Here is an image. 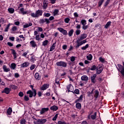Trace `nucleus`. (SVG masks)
Returning <instances> with one entry per match:
<instances>
[{
  "instance_id": "44",
  "label": "nucleus",
  "mask_w": 124,
  "mask_h": 124,
  "mask_svg": "<svg viewBox=\"0 0 124 124\" xmlns=\"http://www.w3.org/2000/svg\"><path fill=\"white\" fill-rule=\"evenodd\" d=\"M89 48V44H86L85 46L81 47V50H85Z\"/></svg>"
},
{
  "instance_id": "13",
  "label": "nucleus",
  "mask_w": 124,
  "mask_h": 124,
  "mask_svg": "<svg viewBox=\"0 0 124 124\" xmlns=\"http://www.w3.org/2000/svg\"><path fill=\"white\" fill-rule=\"evenodd\" d=\"M34 78H35V80L37 81H39L41 79V76L39 75V73H35Z\"/></svg>"
},
{
  "instance_id": "45",
  "label": "nucleus",
  "mask_w": 124,
  "mask_h": 124,
  "mask_svg": "<svg viewBox=\"0 0 124 124\" xmlns=\"http://www.w3.org/2000/svg\"><path fill=\"white\" fill-rule=\"evenodd\" d=\"M97 68V67H96V66H95V65H93L90 68V70L93 71L94 70H95Z\"/></svg>"
},
{
  "instance_id": "33",
  "label": "nucleus",
  "mask_w": 124,
  "mask_h": 124,
  "mask_svg": "<svg viewBox=\"0 0 124 124\" xmlns=\"http://www.w3.org/2000/svg\"><path fill=\"white\" fill-rule=\"evenodd\" d=\"M73 32H74V30H73V29H71L70 31H69L68 34L69 36H70V37L73 35Z\"/></svg>"
},
{
  "instance_id": "32",
  "label": "nucleus",
  "mask_w": 124,
  "mask_h": 124,
  "mask_svg": "<svg viewBox=\"0 0 124 124\" xmlns=\"http://www.w3.org/2000/svg\"><path fill=\"white\" fill-rule=\"evenodd\" d=\"M32 26V23H30L28 24H25L23 25V29H27V28H29V27H31Z\"/></svg>"
},
{
  "instance_id": "2",
  "label": "nucleus",
  "mask_w": 124,
  "mask_h": 124,
  "mask_svg": "<svg viewBox=\"0 0 124 124\" xmlns=\"http://www.w3.org/2000/svg\"><path fill=\"white\" fill-rule=\"evenodd\" d=\"M56 64L57 66H60L62 67H66V66H67V63L63 61L57 62Z\"/></svg>"
},
{
  "instance_id": "53",
  "label": "nucleus",
  "mask_w": 124,
  "mask_h": 124,
  "mask_svg": "<svg viewBox=\"0 0 124 124\" xmlns=\"http://www.w3.org/2000/svg\"><path fill=\"white\" fill-rule=\"evenodd\" d=\"M24 99L25 101H29L30 100V98H29V96L27 95H25L24 97Z\"/></svg>"
},
{
  "instance_id": "46",
  "label": "nucleus",
  "mask_w": 124,
  "mask_h": 124,
  "mask_svg": "<svg viewBox=\"0 0 124 124\" xmlns=\"http://www.w3.org/2000/svg\"><path fill=\"white\" fill-rule=\"evenodd\" d=\"M110 0H107L106 2L104 4V7H107V5H108V4H109V3H110Z\"/></svg>"
},
{
  "instance_id": "7",
  "label": "nucleus",
  "mask_w": 124,
  "mask_h": 124,
  "mask_svg": "<svg viewBox=\"0 0 124 124\" xmlns=\"http://www.w3.org/2000/svg\"><path fill=\"white\" fill-rule=\"evenodd\" d=\"M66 89L68 93H70V92L72 93V91H73L74 87H73V85H72V84H70L66 86Z\"/></svg>"
},
{
  "instance_id": "20",
  "label": "nucleus",
  "mask_w": 124,
  "mask_h": 124,
  "mask_svg": "<svg viewBox=\"0 0 124 124\" xmlns=\"http://www.w3.org/2000/svg\"><path fill=\"white\" fill-rule=\"evenodd\" d=\"M81 80L82 81H88L89 78L86 75H84L81 77Z\"/></svg>"
},
{
  "instance_id": "24",
  "label": "nucleus",
  "mask_w": 124,
  "mask_h": 124,
  "mask_svg": "<svg viewBox=\"0 0 124 124\" xmlns=\"http://www.w3.org/2000/svg\"><path fill=\"white\" fill-rule=\"evenodd\" d=\"M76 107L77 109L80 110L81 109V108H82V105H81V103L77 102Z\"/></svg>"
},
{
  "instance_id": "62",
  "label": "nucleus",
  "mask_w": 124,
  "mask_h": 124,
  "mask_svg": "<svg viewBox=\"0 0 124 124\" xmlns=\"http://www.w3.org/2000/svg\"><path fill=\"white\" fill-rule=\"evenodd\" d=\"M81 33V30H77L76 31V34L77 35H79Z\"/></svg>"
},
{
  "instance_id": "17",
  "label": "nucleus",
  "mask_w": 124,
  "mask_h": 124,
  "mask_svg": "<svg viewBox=\"0 0 124 124\" xmlns=\"http://www.w3.org/2000/svg\"><path fill=\"white\" fill-rule=\"evenodd\" d=\"M96 115H97V113L94 112L93 114L91 115V120H95L96 119Z\"/></svg>"
},
{
  "instance_id": "39",
  "label": "nucleus",
  "mask_w": 124,
  "mask_h": 124,
  "mask_svg": "<svg viewBox=\"0 0 124 124\" xmlns=\"http://www.w3.org/2000/svg\"><path fill=\"white\" fill-rule=\"evenodd\" d=\"M81 25H82V26H84L85 25H87V20H85V19H82L81 20Z\"/></svg>"
},
{
  "instance_id": "16",
  "label": "nucleus",
  "mask_w": 124,
  "mask_h": 124,
  "mask_svg": "<svg viewBox=\"0 0 124 124\" xmlns=\"http://www.w3.org/2000/svg\"><path fill=\"white\" fill-rule=\"evenodd\" d=\"M117 66L118 67H117V68L118 70V71L120 72V73H122V71L123 70V69H124V66H123V65H122L121 64H117Z\"/></svg>"
},
{
  "instance_id": "48",
  "label": "nucleus",
  "mask_w": 124,
  "mask_h": 124,
  "mask_svg": "<svg viewBox=\"0 0 124 124\" xmlns=\"http://www.w3.org/2000/svg\"><path fill=\"white\" fill-rule=\"evenodd\" d=\"M48 40H46L43 42V46H46L48 45Z\"/></svg>"
},
{
  "instance_id": "57",
  "label": "nucleus",
  "mask_w": 124,
  "mask_h": 124,
  "mask_svg": "<svg viewBox=\"0 0 124 124\" xmlns=\"http://www.w3.org/2000/svg\"><path fill=\"white\" fill-rule=\"evenodd\" d=\"M57 124H66V122L64 121H59Z\"/></svg>"
},
{
  "instance_id": "19",
  "label": "nucleus",
  "mask_w": 124,
  "mask_h": 124,
  "mask_svg": "<svg viewBox=\"0 0 124 124\" xmlns=\"http://www.w3.org/2000/svg\"><path fill=\"white\" fill-rule=\"evenodd\" d=\"M27 94H29V97L31 98L33 96V92L31 90H29L27 92Z\"/></svg>"
},
{
  "instance_id": "54",
  "label": "nucleus",
  "mask_w": 124,
  "mask_h": 124,
  "mask_svg": "<svg viewBox=\"0 0 124 124\" xmlns=\"http://www.w3.org/2000/svg\"><path fill=\"white\" fill-rule=\"evenodd\" d=\"M35 39L37 41H39V40H40V35L39 34H38V35H36Z\"/></svg>"
},
{
  "instance_id": "64",
  "label": "nucleus",
  "mask_w": 124,
  "mask_h": 124,
  "mask_svg": "<svg viewBox=\"0 0 124 124\" xmlns=\"http://www.w3.org/2000/svg\"><path fill=\"white\" fill-rule=\"evenodd\" d=\"M62 48L63 50H66L67 49V45H64L62 46Z\"/></svg>"
},
{
  "instance_id": "42",
  "label": "nucleus",
  "mask_w": 124,
  "mask_h": 124,
  "mask_svg": "<svg viewBox=\"0 0 124 124\" xmlns=\"http://www.w3.org/2000/svg\"><path fill=\"white\" fill-rule=\"evenodd\" d=\"M64 21L66 24H68L69 23V21H70V18L69 17H66L64 19Z\"/></svg>"
},
{
  "instance_id": "49",
  "label": "nucleus",
  "mask_w": 124,
  "mask_h": 124,
  "mask_svg": "<svg viewBox=\"0 0 124 124\" xmlns=\"http://www.w3.org/2000/svg\"><path fill=\"white\" fill-rule=\"evenodd\" d=\"M74 63H75L74 62H68V64H69V65H70L71 68H73V67H72V66H73L74 65Z\"/></svg>"
},
{
  "instance_id": "9",
  "label": "nucleus",
  "mask_w": 124,
  "mask_h": 124,
  "mask_svg": "<svg viewBox=\"0 0 124 124\" xmlns=\"http://www.w3.org/2000/svg\"><path fill=\"white\" fill-rule=\"evenodd\" d=\"M95 78H96V74H93V75L90 77L91 82L93 83V84H95V82H96Z\"/></svg>"
},
{
  "instance_id": "34",
  "label": "nucleus",
  "mask_w": 124,
  "mask_h": 124,
  "mask_svg": "<svg viewBox=\"0 0 124 124\" xmlns=\"http://www.w3.org/2000/svg\"><path fill=\"white\" fill-rule=\"evenodd\" d=\"M7 114L9 115H11V113H12V108H9L7 110Z\"/></svg>"
},
{
  "instance_id": "8",
  "label": "nucleus",
  "mask_w": 124,
  "mask_h": 124,
  "mask_svg": "<svg viewBox=\"0 0 124 124\" xmlns=\"http://www.w3.org/2000/svg\"><path fill=\"white\" fill-rule=\"evenodd\" d=\"M11 91V88H8L7 87H6L4 88V90L2 91V93H6V94H9L10 93V92Z\"/></svg>"
},
{
  "instance_id": "60",
  "label": "nucleus",
  "mask_w": 124,
  "mask_h": 124,
  "mask_svg": "<svg viewBox=\"0 0 124 124\" xmlns=\"http://www.w3.org/2000/svg\"><path fill=\"white\" fill-rule=\"evenodd\" d=\"M18 95L20 96V97H23L24 96V93L22 92H20L18 93Z\"/></svg>"
},
{
  "instance_id": "23",
  "label": "nucleus",
  "mask_w": 124,
  "mask_h": 124,
  "mask_svg": "<svg viewBox=\"0 0 124 124\" xmlns=\"http://www.w3.org/2000/svg\"><path fill=\"white\" fill-rule=\"evenodd\" d=\"M59 109V108L57 106H52L50 107V110H52L53 111H57Z\"/></svg>"
},
{
  "instance_id": "63",
  "label": "nucleus",
  "mask_w": 124,
  "mask_h": 124,
  "mask_svg": "<svg viewBox=\"0 0 124 124\" xmlns=\"http://www.w3.org/2000/svg\"><path fill=\"white\" fill-rule=\"evenodd\" d=\"M45 17H50L51 16V14L50 13H44Z\"/></svg>"
},
{
  "instance_id": "21",
  "label": "nucleus",
  "mask_w": 124,
  "mask_h": 124,
  "mask_svg": "<svg viewBox=\"0 0 124 124\" xmlns=\"http://www.w3.org/2000/svg\"><path fill=\"white\" fill-rule=\"evenodd\" d=\"M99 95V91H98V90H96L95 91L94 97H95V99H97V97H98Z\"/></svg>"
},
{
  "instance_id": "43",
  "label": "nucleus",
  "mask_w": 124,
  "mask_h": 124,
  "mask_svg": "<svg viewBox=\"0 0 124 124\" xmlns=\"http://www.w3.org/2000/svg\"><path fill=\"white\" fill-rule=\"evenodd\" d=\"M72 93H75L76 94H79L80 93V91H79V89H76L74 92L72 91Z\"/></svg>"
},
{
  "instance_id": "6",
  "label": "nucleus",
  "mask_w": 124,
  "mask_h": 124,
  "mask_svg": "<svg viewBox=\"0 0 124 124\" xmlns=\"http://www.w3.org/2000/svg\"><path fill=\"white\" fill-rule=\"evenodd\" d=\"M46 22V24L47 25L50 24V21L48 18H46L45 19H40L39 21V23L41 24V25H42L43 24H44V23Z\"/></svg>"
},
{
  "instance_id": "10",
  "label": "nucleus",
  "mask_w": 124,
  "mask_h": 124,
  "mask_svg": "<svg viewBox=\"0 0 124 124\" xmlns=\"http://www.w3.org/2000/svg\"><path fill=\"white\" fill-rule=\"evenodd\" d=\"M30 65V62H26L20 64L21 68H25V67H28Z\"/></svg>"
},
{
  "instance_id": "29",
  "label": "nucleus",
  "mask_w": 124,
  "mask_h": 124,
  "mask_svg": "<svg viewBox=\"0 0 124 124\" xmlns=\"http://www.w3.org/2000/svg\"><path fill=\"white\" fill-rule=\"evenodd\" d=\"M36 61V59H35V56L34 55H33L32 57H31L30 61L31 62H32L33 63H34V62Z\"/></svg>"
},
{
  "instance_id": "25",
  "label": "nucleus",
  "mask_w": 124,
  "mask_h": 124,
  "mask_svg": "<svg viewBox=\"0 0 124 124\" xmlns=\"http://www.w3.org/2000/svg\"><path fill=\"white\" fill-rule=\"evenodd\" d=\"M8 11L10 14H13V13H14L15 12V10H14V8H10L8 9Z\"/></svg>"
},
{
  "instance_id": "5",
  "label": "nucleus",
  "mask_w": 124,
  "mask_h": 124,
  "mask_svg": "<svg viewBox=\"0 0 124 124\" xmlns=\"http://www.w3.org/2000/svg\"><path fill=\"white\" fill-rule=\"evenodd\" d=\"M50 87V84L45 83L42 87H40V91H46L47 89L49 88Z\"/></svg>"
},
{
  "instance_id": "52",
  "label": "nucleus",
  "mask_w": 124,
  "mask_h": 124,
  "mask_svg": "<svg viewBox=\"0 0 124 124\" xmlns=\"http://www.w3.org/2000/svg\"><path fill=\"white\" fill-rule=\"evenodd\" d=\"M76 59V57L75 56H72L71 57L70 61L71 62H75Z\"/></svg>"
},
{
  "instance_id": "22",
  "label": "nucleus",
  "mask_w": 124,
  "mask_h": 124,
  "mask_svg": "<svg viewBox=\"0 0 124 124\" xmlns=\"http://www.w3.org/2000/svg\"><path fill=\"white\" fill-rule=\"evenodd\" d=\"M111 24H112L111 21H108L104 27L105 29H108L111 26Z\"/></svg>"
},
{
  "instance_id": "38",
  "label": "nucleus",
  "mask_w": 124,
  "mask_h": 124,
  "mask_svg": "<svg viewBox=\"0 0 124 124\" xmlns=\"http://www.w3.org/2000/svg\"><path fill=\"white\" fill-rule=\"evenodd\" d=\"M27 123V121H26V119L22 118L20 120V124H26Z\"/></svg>"
},
{
  "instance_id": "47",
  "label": "nucleus",
  "mask_w": 124,
  "mask_h": 124,
  "mask_svg": "<svg viewBox=\"0 0 124 124\" xmlns=\"http://www.w3.org/2000/svg\"><path fill=\"white\" fill-rule=\"evenodd\" d=\"M102 71H103V69H96L97 74H100V73H101V72H102Z\"/></svg>"
},
{
  "instance_id": "27",
  "label": "nucleus",
  "mask_w": 124,
  "mask_h": 124,
  "mask_svg": "<svg viewBox=\"0 0 124 124\" xmlns=\"http://www.w3.org/2000/svg\"><path fill=\"white\" fill-rule=\"evenodd\" d=\"M2 67L4 72H8L10 70V69L7 68L5 65H3Z\"/></svg>"
},
{
  "instance_id": "28",
  "label": "nucleus",
  "mask_w": 124,
  "mask_h": 124,
  "mask_svg": "<svg viewBox=\"0 0 124 124\" xmlns=\"http://www.w3.org/2000/svg\"><path fill=\"white\" fill-rule=\"evenodd\" d=\"M11 69H13V70H14V69H16V63H12L11 64L10 66Z\"/></svg>"
},
{
  "instance_id": "18",
  "label": "nucleus",
  "mask_w": 124,
  "mask_h": 124,
  "mask_svg": "<svg viewBox=\"0 0 124 124\" xmlns=\"http://www.w3.org/2000/svg\"><path fill=\"white\" fill-rule=\"evenodd\" d=\"M20 10V12L22 14V15H25L26 14H29V13H28V11H25V9L24 8H21L19 9Z\"/></svg>"
},
{
  "instance_id": "40",
  "label": "nucleus",
  "mask_w": 124,
  "mask_h": 124,
  "mask_svg": "<svg viewBox=\"0 0 124 124\" xmlns=\"http://www.w3.org/2000/svg\"><path fill=\"white\" fill-rule=\"evenodd\" d=\"M59 12H60L59 10L55 9L54 12H53V15H54V16H56V15H59V14H58V13H59Z\"/></svg>"
},
{
  "instance_id": "26",
  "label": "nucleus",
  "mask_w": 124,
  "mask_h": 124,
  "mask_svg": "<svg viewBox=\"0 0 124 124\" xmlns=\"http://www.w3.org/2000/svg\"><path fill=\"white\" fill-rule=\"evenodd\" d=\"M55 47H56V43L53 44L52 46H50L49 52H52V51H54V50H55Z\"/></svg>"
},
{
  "instance_id": "15",
  "label": "nucleus",
  "mask_w": 124,
  "mask_h": 124,
  "mask_svg": "<svg viewBox=\"0 0 124 124\" xmlns=\"http://www.w3.org/2000/svg\"><path fill=\"white\" fill-rule=\"evenodd\" d=\"M85 38H87V34H82L80 35V38H78V39H79V40H84V39H85Z\"/></svg>"
},
{
  "instance_id": "36",
  "label": "nucleus",
  "mask_w": 124,
  "mask_h": 124,
  "mask_svg": "<svg viewBox=\"0 0 124 124\" xmlns=\"http://www.w3.org/2000/svg\"><path fill=\"white\" fill-rule=\"evenodd\" d=\"M9 88H10V89H12V90H17L18 87L16 85H10L9 86Z\"/></svg>"
},
{
  "instance_id": "31",
  "label": "nucleus",
  "mask_w": 124,
  "mask_h": 124,
  "mask_svg": "<svg viewBox=\"0 0 124 124\" xmlns=\"http://www.w3.org/2000/svg\"><path fill=\"white\" fill-rule=\"evenodd\" d=\"M30 44L31 46V47H35L36 46V43L34 41H31L30 42Z\"/></svg>"
},
{
  "instance_id": "4",
  "label": "nucleus",
  "mask_w": 124,
  "mask_h": 124,
  "mask_svg": "<svg viewBox=\"0 0 124 124\" xmlns=\"http://www.w3.org/2000/svg\"><path fill=\"white\" fill-rule=\"evenodd\" d=\"M82 40H79V39H78V40L76 41L77 44L75 45L74 47L76 48V49H77L80 46H82L83 45V44L82 43Z\"/></svg>"
},
{
  "instance_id": "35",
  "label": "nucleus",
  "mask_w": 124,
  "mask_h": 124,
  "mask_svg": "<svg viewBox=\"0 0 124 124\" xmlns=\"http://www.w3.org/2000/svg\"><path fill=\"white\" fill-rule=\"evenodd\" d=\"M86 59L88 61H92L93 60V55L92 54H89L88 56L86 57Z\"/></svg>"
},
{
  "instance_id": "11",
  "label": "nucleus",
  "mask_w": 124,
  "mask_h": 124,
  "mask_svg": "<svg viewBox=\"0 0 124 124\" xmlns=\"http://www.w3.org/2000/svg\"><path fill=\"white\" fill-rule=\"evenodd\" d=\"M47 111H49L48 108H43L40 110V113L41 114V115H43L44 113H45L46 112H47Z\"/></svg>"
},
{
  "instance_id": "55",
  "label": "nucleus",
  "mask_w": 124,
  "mask_h": 124,
  "mask_svg": "<svg viewBox=\"0 0 124 124\" xmlns=\"http://www.w3.org/2000/svg\"><path fill=\"white\" fill-rule=\"evenodd\" d=\"M89 28L88 25H83L82 26V30H84V31H86L88 28Z\"/></svg>"
},
{
  "instance_id": "50",
  "label": "nucleus",
  "mask_w": 124,
  "mask_h": 124,
  "mask_svg": "<svg viewBox=\"0 0 124 124\" xmlns=\"http://www.w3.org/2000/svg\"><path fill=\"white\" fill-rule=\"evenodd\" d=\"M61 33H62L63 35H67V34H68V33H67V31L64 29V30H63Z\"/></svg>"
},
{
  "instance_id": "14",
  "label": "nucleus",
  "mask_w": 124,
  "mask_h": 124,
  "mask_svg": "<svg viewBox=\"0 0 124 124\" xmlns=\"http://www.w3.org/2000/svg\"><path fill=\"white\" fill-rule=\"evenodd\" d=\"M83 97H84V94L80 95L78 99L76 100L75 103H77V102H82Z\"/></svg>"
},
{
  "instance_id": "12",
  "label": "nucleus",
  "mask_w": 124,
  "mask_h": 124,
  "mask_svg": "<svg viewBox=\"0 0 124 124\" xmlns=\"http://www.w3.org/2000/svg\"><path fill=\"white\" fill-rule=\"evenodd\" d=\"M10 50L12 52V55H13L14 56V60H15V59H17V53L16 52V51L15 50V49L13 48H11Z\"/></svg>"
},
{
  "instance_id": "56",
  "label": "nucleus",
  "mask_w": 124,
  "mask_h": 124,
  "mask_svg": "<svg viewBox=\"0 0 124 124\" xmlns=\"http://www.w3.org/2000/svg\"><path fill=\"white\" fill-rule=\"evenodd\" d=\"M95 28H97V29H101V25L100 24H97L95 25Z\"/></svg>"
},
{
  "instance_id": "37",
  "label": "nucleus",
  "mask_w": 124,
  "mask_h": 124,
  "mask_svg": "<svg viewBox=\"0 0 124 124\" xmlns=\"http://www.w3.org/2000/svg\"><path fill=\"white\" fill-rule=\"evenodd\" d=\"M104 0H99V2H98V7H101V5H102V4H103V2H104Z\"/></svg>"
},
{
  "instance_id": "58",
  "label": "nucleus",
  "mask_w": 124,
  "mask_h": 124,
  "mask_svg": "<svg viewBox=\"0 0 124 124\" xmlns=\"http://www.w3.org/2000/svg\"><path fill=\"white\" fill-rule=\"evenodd\" d=\"M35 66H36V65L34 64L31 65L30 67L31 70H33V69H34V68H35Z\"/></svg>"
},
{
  "instance_id": "59",
  "label": "nucleus",
  "mask_w": 124,
  "mask_h": 124,
  "mask_svg": "<svg viewBox=\"0 0 124 124\" xmlns=\"http://www.w3.org/2000/svg\"><path fill=\"white\" fill-rule=\"evenodd\" d=\"M29 50H27L26 52H24V53H23V54H22V56L23 57H27V55H28V54H29Z\"/></svg>"
},
{
  "instance_id": "3",
  "label": "nucleus",
  "mask_w": 124,
  "mask_h": 124,
  "mask_svg": "<svg viewBox=\"0 0 124 124\" xmlns=\"http://www.w3.org/2000/svg\"><path fill=\"white\" fill-rule=\"evenodd\" d=\"M47 122V119H38L37 120V121L36 122H34V124H44L45 123Z\"/></svg>"
},
{
  "instance_id": "51",
  "label": "nucleus",
  "mask_w": 124,
  "mask_h": 124,
  "mask_svg": "<svg viewBox=\"0 0 124 124\" xmlns=\"http://www.w3.org/2000/svg\"><path fill=\"white\" fill-rule=\"evenodd\" d=\"M58 116H59V113H57L55 116L52 118V121H57L58 118Z\"/></svg>"
},
{
  "instance_id": "61",
  "label": "nucleus",
  "mask_w": 124,
  "mask_h": 124,
  "mask_svg": "<svg viewBox=\"0 0 124 124\" xmlns=\"http://www.w3.org/2000/svg\"><path fill=\"white\" fill-rule=\"evenodd\" d=\"M123 69L121 71V74L123 76H124V62H123Z\"/></svg>"
},
{
  "instance_id": "30",
  "label": "nucleus",
  "mask_w": 124,
  "mask_h": 124,
  "mask_svg": "<svg viewBox=\"0 0 124 124\" xmlns=\"http://www.w3.org/2000/svg\"><path fill=\"white\" fill-rule=\"evenodd\" d=\"M43 7L44 9H46L48 7V3L46 2L45 0L43 1Z\"/></svg>"
},
{
  "instance_id": "41",
  "label": "nucleus",
  "mask_w": 124,
  "mask_h": 124,
  "mask_svg": "<svg viewBox=\"0 0 124 124\" xmlns=\"http://www.w3.org/2000/svg\"><path fill=\"white\" fill-rule=\"evenodd\" d=\"M99 61L101 62H102V63H104L105 62V59H104L101 57L99 58Z\"/></svg>"
},
{
  "instance_id": "1",
  "label": "nucleus",
  "mask_w": 124,
  "mask_h": 124,
  "mask_svg": "<svg viewBox=\"0 0 124 124\" xmlns=\"http://www.w3.org/2000/svg\"><path fill=\"white\" fill-rule=\"evenodd\" d=\"M43 11L41 10H38L34 13H31V16L32 18H38L40 16H42Z\"/></svg>"
}]
</instances>
